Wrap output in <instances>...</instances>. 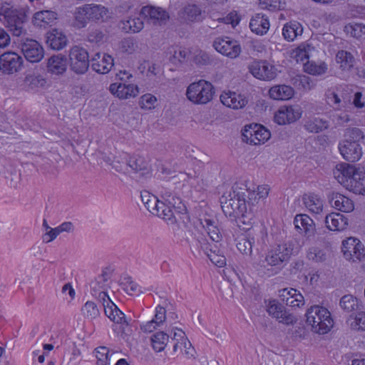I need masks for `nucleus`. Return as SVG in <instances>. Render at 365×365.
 I'll list each match as a JSON object with an SVG mask.
<instances>
[{
  "label": "nucleus",
  "instance_id": "nucleus-36",
  "mask_svg": "<svg viewBox=\"0 0 365 365\" xmlns=\"http://www.w3.org/2000/svg\"><path fill=\"white\" fill-rule=\"evenodd\" d=\"M43 227L46 230L42 236L43 242L48 243L54 240L61 232L68 230V222H66L55 228H51L48 226L46 220L43 219Z\"/></svg>",
  "mask_w": 365,
  "mask_h": 365
},
{
  "label": "nucleus",
  "instance_id": "nucleus-12",
  "mask_svg": "<svg viewBox=\"0 0 365 365\" xmlns=\"http://www.w3.org/2000/svg\"><path fill=\"white\" fill-rule=\"evenodd\" d=\"M89 67L88 53L81 47L70 49V69L76 73H85Z\"/></svg>",
  "mask_w": 365,
  "mask_h": 365
},
{
  "label": "nucleus",
  "instance_id": "nucleus-25",
  "mask_svg": "<svg viewBox=\"0 0 365 365\" xmlns=\"http://www.w3.org/2000/svg\"><path fill=\"white\" fill-rule=\"evenodd\" d=\"M281 300L292 308L300 307L304 304L303 295L296 289L286 288L280 291Z\"/></svg>",
  "mask_w": 365,
  "mask_h": 365
},
{
  "label": "nucleus",
  "instance_id": "nucleus-14",
  "mask_svg": "<svg viewBox=\"0 0 365 365\" xmlns=\"http://www.w3.org/2000/svg\"><path fill=\"white\" fill-rule=\"evenodd\" d=\"M248 68L250 73L259 80L271 81L277 76L275 67L267 61H254Z\"/></svg>",
  "mask_w": 365,
  "mask_h": 365
},
{
  "label": "nucleus",
  "instance_id": "nucleus-53",
  "mask_svg": "<svg viewBox=\"0 0 365 365\" xmlns=\"http://www.w3.org/2000/svg\"><path fill=\"white\" fill-rule=\"evenodd\" d=\"M262 9L276 11L281 10L285 5V0H259Z\"/></svg>",
  "mask_w": 365,
  "mask_h": 365
},
{
  "label": "nucleus",
  "instance_id": "nucleus-8",
  "mask_svg": "<svg viewBox=\"0 0 365 365\" xmlns=\"http://www.w3.org/2000/svg\"><path fill=\"white\" fill-rule=\"evenodd\" d=\"M26 15L24 12L12 8H0V21H4L14 36H20L24 32Z\"/></svg>",
  "mask_w": 365,
  "mask_h": 365
},
{
  "label": "nucleus",
  "instance_id": "nucleus-64",
  "mask_svg": "<svg viewBox=\"0 0 365 365\" xmlns=\"http://www.w3.org/2000/svg\"><path fill=\"white\" fill-rule=\"evenodd\" d=\"M323 256L324 254L322 252L315 247L309 249V252H307V257L309 259L315 260L317 262L322 261Z\"/></svg>",
  "mask_w": 365,
  "mask_h": 365
},
{
  "label": "nucleus",
  "instance_id": "nucleus-57",
  "mask_svg": "<svg viewBox=\"0 0 365 365\" xmlns=\"http://www.w3.org/2000/svg\"><path fill=\"white\" fill-rule=\"evenodd\" d=\"M298 272V277H304L305 281H307L309 276L311 275V272H308L307 269H304V263L302 260H298L295 262L294 265L292 269V272L294 273V274H297Z\"/></svg>",
  "mask_w": 365,
  "mask_h": 365
},
{
  "label": "nucleus",
  "instance_id": "nucleus-3",
  "mask_svg": "<svg viewBox=\"0 0 365 365\" xmlns=\"http://www.w3.org/2000/svg\"><path fill=\"white\" fill-rule=\"evenodd\" d=\"M164 201H160L153 215L164 220L168 223H173L175 221L174 212L180 214V218L183 223L190 222V217L185 205L181 200L170 191H165L161 195Z\"/></svg>",
  "mask_w": 365,
  "mask_h": 365
},
{
  "label": "nucleus",
  "instance_id": "nucleus-16",
  "mask_svg": "<svg viewBox=\"0 0 365 365\" xmlns=\"http://www.w3.org/2000/svg\"><path fill=\"white\" fill-rule=\"evenodd\" d=\"M22 65V58L15 52L8 51L0 56V71L4 73H14L20 70Z\"/></svg>",
  "mask_w": 365,
  "mask_h": 365
},
{
  "label": "nucleus",
  "instance_id": "nucleus-50",
  "mask_svg": "<svg viewBox=\"0 0 365 365\" xmlns=\"http://www.w3.org/2000/svg\"><path fill=\"white\" fill-rule=\"evenodd\" d=\"M123 290L129 295H138L141 292V287L131 277H124L120 283Z\"/></svg>",
  "mask_w": 365,
  "mask_h": 365
},
{
  "label": "nucleus",
  "instance_id": "nucleus-30",
  "mask_svg": "<svg viewBox=\"0 0 365 365\" xmlns=\"http://www.w3.org/2000/svg\"><path fill=\"white\" fill-rule=\"evenodd\" d=\"M269 21L267 16L262 14H256L250 20V28L253 33L258 35H264L269 29Z\"/></svg>",
  "mask_w": 365,
  "mask_h": 365
},
{
  "label": "nucleus",
  "instance_id": "nucleus-35",
  "mask_svg": "<svg viewBox=\"0 0 365 365\" xmlns=\"http://www.w3.org/2000/svg\"><path fill=\"white\" fill-rule=\"evenodd\" d=\"M113 269L110 267H106L102 270V273L99 275L94 282L91 284L92 289L96 292L105 293L106 288L108 285V282L110 279Z\"/></svg>",
  "mask_w": 365,
  "mask_h": 365
},
{
  "label": "nucleus",
  "instance_id": "nucleus-45",
  "mask_svg": "<svg viewBox=\"0 0 365 365\" xmlns=\"http://www.w3.org/2000/svg\"><path fill=\"white\" fill-rule=\"evenodd\" d=\"M182 17L191 22L200 21L202 19L201 9L195 4H189L183 9Z\"/></svg>",
  "mask_w": 365,
  "mask_h": 365
},
{
  "label": "nucleus",
  "instance_id": "nucleus-59",
  "mask_svg": "<svg viewBox=\"0 0 365 365\" xmlns=\"http://www.w3.org/2000/svg\"><path fill=\"white\" fill-rule=\"evenodd\" d=\"M236 247L241 253L249 255L252 252V243L248 238L243 237L237 240Z\"/></svg>",
  "mask_w": 365,
  "mask_h": 365
},
{
  "label": "nucleus",
  "instance_id": "nucleus-46",
  "mask_svg": "<svg viewBox=\"0 0 365 365\" xmlns=\"http://www.w3.org/2000/svg\"><path fill=\"white\" fill-rule=\"evenodd\" d=\"M329 126V123L319 118H314L306 121L304 127L306 130L310 133H317Z\"/></svg>",
  "mask_w": 365,
  "mask_h": 365
},
{
  "label": "nucleus",
  "instance_id": "nucleus-28",
  "mask_svg": "<svg viewBox=\"0 0 365 365\" xmlns=\"http://www.w3.org/2000/svg\"><path fill=\"white\" fill-rule=\"evenodd\" d=\"M57 19V14L50 10L36 12L33 16L32 22L34 26L40 28L52 26Z\"/></svg>",
  "mask_w": 365,
  "mask_h": 365
},
{
  "label": "nucleus",
  "instance_id": "nucleus-7",
  "mask_svg": "<svg viewBox=\"0 0 365 365\" xmlns=\"http://www.w3.org/2000/svg\"><path fill=\"white\" fill-rule=\"evenodd\" d=\"M214 93V87L211 83L200 80L187 87L186 95L188 100L195 104H205L212 99Z\"/></svg>",
  "mask_w": 365,
  "mask_h": 365
},
{
  "label": "nucleus",
  "instance_id": "nucleus-60",
  "mask_svg": "<svg viewBox=\"0 0 365 365\" xmlns=\"http://www.w3.org/2000/svg\"><path fill=\"white\" fill-rule=\"evenodd\" d=\"M157 98L150 93H146L141 96L140 104L142 108L150 110L155 108Z\"/></svg>",
  "mask_w": 365,
  "mask_h": 365
},
{
  "label": "nucleus",
  "instance_id": "nucleus-22",
  "mask_svg": "<svg viewBox=\"0 0 365 365\" xmlns=\"http://www.w3.org/2000/svg\"><path fill=\"white\" fill-rule=\"evenodd\" d=\"M220 101L224 106L235 110L244 108L248 103L244 95L230 90L222 93Z\"/></svg>",
  "mask_w": 365,
  "mask_h": 365
},
{
  "label": "nucleus",
  "instance_id": "nucleus-13",
  "mask_svg": "<svg viewBox=\"0 0 365 365\" xmlns=\"http://www.w3.org/2000/svg\"><path fill=\"white\" fill-rule=\"evenodd\" d=\"M341 250L348 260L361 261L365 257V248L359 240L349 237L342 242Z\"/></svg>",
  "mask_w": 365,
  "mask_h": 365
},
{
  "label": "nucleus",
  "instance_id": "nucleus-49",
  "mask_svg": "<svg viewBox=\"0 0 365 365\" xmlns=\"http://www.w3.org/2000/svg\"><path fill=\"white\" fill-rule=\"evenodd\" d=\"M248 197L250 200L257 202L261 199H265L269 192V187L267 185H258L256 190H250L247 187Z\"/></svg>",
  "mask_w": 365,
  "mask_h": 365
},
{
  "label": "nucleus",
  "instance_id": "nucleus-37",
  "mask_svg": "<svg viewBox=\"0 0 365 365\" xmlns=\"http://www.w3.org/2000/svg\"><path fill=\"white\" fill-rule=\"evenodd\" d=\"M169 335L163 331L154 332L150 337V343L154 351L159 353L165 350L169 341Z\"/></svg>",
  "mask_w": 365,
  "mask_h": 365
},
{
  "label": "nucleus",
  "instance_id": "nucleus-44",
  "mask_svg": "<svg viewBox=\"0 0 365 365\" xmlns=\"http://www.w3.org/2000/svg\"><path fill=\"white\" fill-rule=\"evenodd\" d=\"M141 201L145 205V208L152 214H154V211L159 206V203L161 200L147 190H143L140 192Z\"/></svg>",
  "mask_w": 365,
  "mask_h": 365
},
{
  "label": "nucleus",
  "instance_id": "nucleus-52",
  "mask_svg": "<svg viewBox=\"0 0 365 365\" xmlns=\"http://www.w3.org/2000/svg\"><path fill=\"white\" fill-rule=\"evenodd\" d=\"M348 322L353 329L365 331V312H359L354 317L350 315Z\"/></svg>",
  "mask_w": 365,
  "mask_h": 365
},
{
  "label": "nucleus",
  "instance_id": "nucleus-33",
  "mask_svg": "<svg viewBox=\"0 0 365 365\" xmlns=\"http://www.w3.org/2000/svg\"><path fill=\"white\" fill-rule=\"evenodd\" d=\"M333 207L343 212H351L354 210V201L341 193H334L332 197Z\"/></svg>",
  "mask_w": 365,
  "mask_h": 365
},
{
  "label": "nucleus",
  "instance_id": "nucleus-48",
  "mask_svg": "<svg viewBox=\"0 0 365 365\" xmlns=\"http://www.w3.org/2000/svg\"><path fill=\"white\" fill-rule=\"evenodd\" d=\"M290 56L297 63H303L304 61H309V46L300 44L297 48L292 49L290 52Z\"/></svg>",
  "mask_w": 365,
  "mask_h": 365
},
{
  "label": "nucleus",
  "instance_id": "nucleus-51",
  "mask_svg": "<svg viewBox=\"0 0 365 365\" xmlns=\"http://www.w3.org/2000/svg\"><path fill=\"white\" fill-rule=\"evenodd\" d=\"M210 16L212 19L217 20L219 22H222L226 24H231L232 27H235L237 25H238L241 20L240 16L236 11L230 12L225 17L217 16L215 14H212Z\"/></svg>",
  "mask_w": 365,
  "mask_h": 365
},
{
  "label": "nucleus",
  "instance_id": "nucleus-29",
  "mask_svg": "<svg viewBox=\"0 0 365 365\" xmlns=\"http://www.w3.org/2000/svg\"><path fill=\"white\" fill-rule=\"evenodd\" d=\"M327 227L331 231H342L348 225V219L338 212H331L326 216Z\"/></svg>",
  "mask_w": 365,
  "mask_h": 365
},
{
  "label": "nucleus",
  "instance_id": "nucleus-55",
  "mask_svg": "<svg viewBox=\"0 0 365 365\" xmlns=\"http://www.w3.org/2000/svg\"><path fill=\"white\" fill-rule=\"evenodd\" d=\"M145 162L141 157H136L135 155L130 156L126 158L127 166H129L135 171H140L146 168Z\"/></svg>",
  "mask_w": 365,
  "mask_h": 365
},
{
  "label": "nucleus",
  "instance_id": "nucleus-21",
  "mask_svg": "<svg viewBox=\"0 0 365 365\" xmlns=\"http://www.w3.org/2000/svg\"><path fill=\"white\" fill-rule=\"evenodd\" d=\"M267 311L270 316L285 324H293L297 322V318L292 314H288L282 305L276 300L269 301Z\"/></svg>",
  "mask_w": 365,
  "mask_h": 365
},
{
  "label": "nucleus",
  "instance_id": "nucleus-18",
  "mask_svg": "<svg viewBox=\"0 0 365 365\" xmlns=\"http://www.w3.org/2000/svg\"><path fill=\"white\" fill-rule=\"evenodd\" d=\"M302 111L294 106H281L274 114V122L279 125L293 123L301 118Z\"/></svg>",
  "mask_w": 365,
  "mask_h": 365
},
{
  "label": "nucleus",
  "instance_id": "nucleus-38",
  "mask_svg": "<svg viewBox=\"0 0 365 365\" xmlns=\"http://www.w3.org/2000/svg\"><path fill=\"white\" fill-rule=\"evenodd\" d=\"M302 24L295 21L285 24L282 29V36L288 41H293L298 36L302 35Z\"/></svg>",
  "mask_w": 365,
  "mask_h": 365
},
{
  "label": "nucleus",
  "instance_id": "nucleus-6",
  "mask_svg": "<svg viewBox=\"0 0 365 365\" xmlns=\"http://www.w3.org/2000/svg\"><path fill=\"white\" fill-rule=\"evenodd\" d=\"M349 135L356 140H344L339 143V150L343 158L350 162H357L362 156V148L359 140L364 139L363 132L359 128H352L348 131Z\"/></svg>",
  "mask_w": 365,
  "mask_h": 365
},
{
  "label": "nucleus",
  "instance_id": "nucleus-20",
  "mask_svg": "<svg viewBox=\"0 0 365 365\" xmlns=\"http://www.w3.org/2000/svg\"><path fill=\"white\" fill-rule=\"evenodd\" d=\"M172 333L173 339L176 341L173 346V352H177L179 349L181 352L188 357L193 356L194 348L186 336L185 331L182 329L175 327L173 329Z\"/></svg>",
  "mask_w": 365,
  "mask_h": 365
},
{
  "label": "nucleus",
  "instance_id": "nucleus-32",
  "mask_svg": "<svg viewBox=\"0 0 365 365\" xmlns=\"http://www.w3.org/2000/svg\"><path fill=\"white\" fill-rule=\"evenodd\" d=\"M302 201L307 209L313 214H320L323 210L322 200L315 193H305Z\"/></svg>",
  "mask_w": 365,
  "mask_h": 365
},
{
  "label": "nucleus",
  "instance_id": "nucleus-63",
  "mask_svg": "<svg viewBox=\"0 0 365 365\" xmlns=\"http://www.w3.org/2000/svg\"><path fill=\"white\" fill-rule=\"evenodd\" d=\"M161 327L152 319L140 324V330L145 334L154 333L158 328Z\"/></svg>",
  "mask_w": 365,
  "mask_h": 365
},
{
  "label": "nucleus",
  "instance_id": "nucleus-54",
  "mask_svg": "<svg viewBox=\"0 0 365 365\" xmlns=\"http://www.w3.org/2000/svg\"><path fill=\"white\" fill-rule=\"evenodd\" d=\"M340 306L344 311L350 312L358 308V300L352 295H344L340 300Z\"/></svg>",
  "mask_w": 365,
  "mask_h": 365
},
{
  "label": "nucleus",
  "instance_id": "nucleus-31",
  "mask_svg": "<svg viewBox=\"0 0 365 365\" xmlns=\"http://www.w3.org/2000/svg\"><path fill=\"white\" fill-rule=\"evenodd\" d=\"M294 94V90L290 86L277 85L269 90V96L272 99L277 101H287L291 99Z\"/></svg>",
  "mask_w": 365,
  "mask_h": 365
},
{
  "label": "nucleus",
  "instance_id": "nucleus-19",
  "mask_svg": "<svg viewBox=\"0 0 365 365\" xmlns=\"http://www.w3.org/2000/svg\"><path fill=\"white\" fill-rule=\"evenodd\" d=\"M21 50L26 59L31 63L39 62L43 57V48L35 40L27 39L23 43Z\"/></svg>",
  "mask_w": 365,
  "mask_h": 365
},
{
  "label": "nucleus",
  "instance_id": "nucleus-5",
  "mask_svg": "<svg viewBox=\"0 0 365 365\" xmlns=\"http://www.w3.org/2000/svg\"><path fill=\"white\" fill-rule=\"evenodd\" d=\"M108 10L102 5L85 4L78 7L75 13V23L77 27L83 28L89 22L103 21Z\"/></svg>",
  "mask_w": 365,
  "mask_h": 365
},
{
  "label": "nucleus",
  "instance_id": "nucleus-43",
  "mask_svg": "<svg viewBox=\"0 0 365 365\" xmlns=\"http://www.w3.org/2000/svg\"><path fill=\"white\" fill-rule=\"evenodd\" d=\"M122 29L126 33H137L140 31L144 26V22L140 17L130 18L122 21Z\"/></svg>",
  "mask_w": 365,
  "mask_h": 365
},
{
  "label": "nucleus",
  "instance_id": "nucleus-15",
  "mask_svg": "<svg viewBox=\"0 0 365 365\" xmlns=\"http://www.w3.org/2000/svg\"><path fill=\"white\" fill-rule=\"evenodd\" d=\"M213 46L217 52L232 58H237L241 52L238 42L227 36L216 38Z\"/></svg>",
  "mask_w": 365,
  "mask_h": 365
},
{
  "label": "nucleus",
  "instance_id": "nucleus-10",
  "mask_svg": "<svg viewBox=\"0 0 365 365\" xmlns=\"http://www.w3.org/2000/svg\"><path fill=\"white\" fill-rule=\"evenodd\" d=\"M243 140L250 145H261L267 141L270 137V131L262 125L252 123L246 125L242 130Z\"/></svg>",
  "mask_w": 365,
  "mask_h": 365
},
{
  "label": "nucleus",
  "instance_id": "nucleus-62",
  "mask_svg": "<svg viewBox=\"0 0 365 365\" xmlns=\"http://www.w3.org/2000/svg\"><path fill=\"white\" fill-rule=\"evenodd\" d=\"M326 98L329 104L336 106V108H339L341 99L334 91L329 89L326 93Z\"/></svg>",
  "mask_w": 365,
  "mask_h": 365
},
{
  "label": "nucleus",
  "instance_id": "nucleus-56",
  "mask_svg": "<svg viewBox=\"0 0 365 365\" xmlns=\"http://www.w3.org/2000/svg\"><path fill=\"white\" fill-rule=\"evenodd\" d=\"M347 31L351 33V35L356 38H359L365 35V25L359 23H354L346 26Z\"/></svg>",
  "mask_w": 365,
  "mask_h": 365
},
{
  "label": "nucleus",
  "instance_id": "nucleus-2",
  "mask_svg": "<svg viewBox=\"0 0 365 365\" xmlns=\"http://www.w3.org/2000/svg\"><path fill=\"white\" fill-rule=\"evenodd\" d=\"M203 227L205 228L212 244L209 242L205 237L201 236L192 242V246L196 248L199 253L202 251L213 264L217 267H224L226 265L227 260L220 247L222 235L219 227L211 220H205Z\"/></svg>",
  "mask_w": 365,
  "mask_h": 365
},
{
  "label": "nucleus",
  "instance_id": "nucleus-27",
  "mask_svg": "<svg viewBox=\"0 0 365 365\" xmlns=\"http://www.w3.org/2000/svg\"><path fill=\"white\" fill-rule=\"evenodd\" d=\"M110 91L116 97L121 99H128L135 97L138 93V87L133 84L111 83Z\"/></svg>",
  "mask_w": 365,
  "mask_h": 365
},
{
  "label": "nucleus",
  "instance_id": "nucleus-34",
  "mask_svg": "<svg viewBox=\"0 0 365 365\" xmlns=\"http://www.w3.org/2000/svg\"><path fill=\"white\" fill-rule=\"evenodd\" d=\"M66 36L56 29L47 34L46 43L53 50L63 48L66 45Z\"/></svg>",
  "mask_w": 365,
  "mask_h": 365
},
{
  "label": "nucleus",
  "instance_id": "nucleus-42",
  "mask_svg": "<svg viewBox=\"0 0 365 365\" xmlns=\"http://www.w3.org/2000/svg\"><path fill=\"white\" fill-rule=\"evenodd\" d=\"M336 61L344 71H349L354 67V58L346 51L340 50L336 54Z\"/></svg>",
  "mask_w": 365,
  "mask_h": 365
},
{
  "label": "nucleus",
  "instance_id": "nucleus-26",
  "mask_svg": "<svg viewBox=\"0 0 365 365\" xmlns=\"http://www.w3.org/2000/svg\"><path fill=\"white\" fill-rule=\"evenodd\" d=\"M296 230L304 236H310L315 231V224L313 220L306 214H298L294 220Z\"/></svg>",
  "mask_w": 365,
  "mask_h": 365
},
{
  "label": "nucleus",
  "instance_id": "nucleus-1",
  "mask_svg": "<svg viewBox=\"0 0 365 365\" xmlns=\"http://www.w3.org/2000/svg\"><path fill=\"white\" fill-rule=\"evenodd\" d=\"M247 185L242 182H235L231 190L225 192L221 197V207L224 214L235 220L239 226L247 225L245 230H250L254 223V215L247 208Z\"/></svg>",
  "mask_w": 365,
  "mask_h": 365
},
{
  "label": "nucleus",
  "instance_id": "nucleus-61",
  "mask_svg": "<svg viewBox=\"0 0 365 365\" xmlns=\"http://www.w3.org/2000/svg\"><path fill=\"white\" fill-rule=\"evenodd\" d=\"M166 319V310L165 308L158 305L155 309V314L152 319L156 324L162 327Z\"/></svg>",
  "mask_w": 365,
  "mask_h": 365
},
{
  "label": "nucleus",
  "instance_id": "nucleus-11",
  "mask_svg": "<svg viewBox=\"0 0 365 365\" xmlns=\"http://www.w3.org/2000/svg\"><path fill=\"white\" fill-rule=\"evenodd\" d=\"M105 314L113 322L112 329L118 336H122L129 327V321L125 314L112 302L104 307Z\"/></svg>",
  "mask_w": 365,
  "mask_h": 365
},
{
  "label": "nucleus",
  "instance_id": "nucleus-4",
  "mask_svg": "<svg viewBox=\"0 0 365 365\" xmlns=\"http://www.w3.org/2000/svg\"><path fill=\"white\" fill-rule=\"evenodd\" d=\"M307 322L312 329L320 334L328 333L333 327L334 321L329 311L322 306L314 305L306 313Z\"/></svg>",
  "mask_w": 365,
  "mask_h": 365
},
{
  "label": "nucleus",
  "instance_id": "nucleus-23",
  "mask_svg": "<svg viewBox=\"0 0 365 365\" xmlns=\"http://www.w3.org/2000/svg\"><path fill=\"white\" fill-rule=\"evenodd\" d=\"M113 66V56L106 53H96L91 59V68L98 73H108Z\"/></svg>",
  "mask_w": 365,
  "mask_h": 365
},
{
  "label": "nucleus",
  "instance_id": "nucleus-17",
  "mask_svg": "<svg viewBox=\"0 0 365 365\" xmlns=\"http://www.w3.org/2000/svg\"><path fill=\"white\" fill-rule=\"evenodd\" d=\"M358 170L354 165L342 163L336 165L334 175L338 182L348 190Z\"/></svg>",
  "mask_w": 365,
  "mask_h": 365
},
{
  "label": "nucleus",
  "instance_id": "nucleus-47",
  "mask_svg": "<svg viewBox=\"0 0 365 365\" xmlns=\"http://www.w3.org/2000/svg\"><path fill=\"white\" fill-rule=\"evenodd\" d=\"M93 353L96 359V365H110L111 354L108 347L98 346L95 349Z\"/></svg>",
  "mask_w": 365,
  "mask_h": 365
},
{
  "label": "nucleus",
  "instance_id": "nucleus-40",
  "mask_svg": "<svg viewBox=\"0 0 365 365\" xmlns=\"http://www.w3.org/2000/svg\"><path fill=\"white\" fill-rule=\"evenodd\" d=\"M67 67V58L64 56H53L48 59V69L56 74L63 73Z\"/></svg>",
  "mask_w": 365,
  "mask_h": 365
},
{
  "label": "nucleus",
  "instance_id": "nucleus-41",
  "mask_svg": "<svg viewBox=\"0 0 365 365\" xmlns=\"http://www.w3.org/2000/svg\"><path fill=\"white\" fill-rule=\"evenodd\" d=\"M349 190L359 195H365V173L358 170L352 178Z\"/></svg>",
  "mask_w": 365,
  "mask_h": 365
},
{
  "label": "nucleus",
  "instance_id": "nucleus-24",
  "mask_svg": "<svg viewBox=\"0 0 365 365\" xmlns=\"http://www.w3.org/2000/svg\"><path fill=\"white\" fill-rule=\"evenodd\" d=\"M140 16L155 24H161V23L165 21L169 18L168 14L165 10L153 6H143L141 9Z\"/></svg>",
  "mask_w": 365,
  "mask_h": 365
},
{
  "label": "nucleus",
  "instance_id": "nucleus-9",
  "mask_svg": "<svg viewBox=\"0 0 365 365\" xmlns=\"http://www.w3.org/2000/svg\"><path fill=\"white\" fill-rule=\"evenodd\" d=\"M297 249L292 241L286 242L272 248L266 257V261L270 266H279L287 262Z\"/></svg>",
  "mask_w": 365,
  "mask_h": 365
},
{
  "label": "nucleus",
  "instance_id": "nucleus-58",
  "mask_svg": "<svg viewBox=\"0 0 365 365\" xmlns=\"http://www.w3.org/2000/svg\"><path fill=\"white\" fill-rule=\"evenodd\" d=\"M83 314L88 317L94 319L99 314L98 309L96 304L93 302H87L82 308Z\"/></svg>",
  "mask_w": 365,
  "mask_h": 365
},
{
  "label": "nucleus",
  "instance_id": "nucleus-39",
  "mask_svg": "<svg viewBox=\"0 0 365 365\" xmlns=\"http://www.w3.org/2000/svg\"><path fill=\"white\" fill-rule=\"evenodd\" d=\"M304 71L312 76H322L328 70V65L323 61H307L303 66Z\"/></svg>",
  "mask_w": 365,
  "mask_h": 365
}]
</instances>
